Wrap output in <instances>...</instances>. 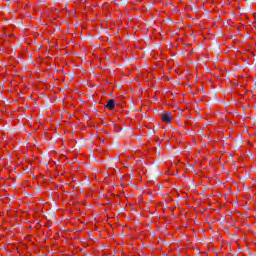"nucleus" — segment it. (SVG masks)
<instances>
[{
	"instance_id": "obj_1",
	"label": "nucleus",
	"mask_w": 256,
	"mask_h": 256,
	"mask_svg": "<svg viewBox=\"0 0 256 256\" xmlns=\"http://www.w3.org/2000/svg\"><path fill=\"white\" fill-rule=\"evenodd\" d=\"M172 119H173V115L171 114V112H166L162 114V121L164 123H171Z\"/></svg>"
},
{
	"instance_id": "obj_2",
	"label": "nucleus",
	"mask_w": 256,
	"mask_h": 256,
	"mask_svg": "<svg viewBox=\"0 0 256 256\" xmlns=\"http://www.w3.org/2000/svg\"><path fill=\"white\" fill-rule=\"evenodd\" d=\"M106 107L107 109H110V111H113V109H115V100H109Z\"/></svg>"
}]
</instances>
